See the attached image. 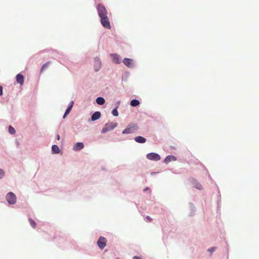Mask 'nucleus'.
Returning <instances> with one entry per match:
<instances>
[{"label": "nucleus", "instance_id": "nucleus-25", "mask_svg": "<svg viewBox=\"0 0 259 259\" xmlns=\"http://www.w3.org/2000/svg\"><path fill=\"white\" fill-rule=\"evenodd\" d=\"M73 104H74V102L73 101H71L70 103H69V106L68 107L70 108H72L73 107Z\"/></svg>", "mask_w": 259, "mask_h": 259}, {"label": "nucleus", "instance_id": "nucleus-11", "mask_svg": "<svg viewBox=\"0 0 259 259\" xmlns=\"http://www.w3.org/2000/svg\"><path fill=\"white\" fill-rule=\"evenodd\" d=\"M111 56L112 57L113 61L116 63L119 64L120 62L119 56L116 54H111Z\"/></svg>", "mask_w": 259, "mask_h": 259}, {"label": "nucleus", "instance_id": "nucleus-3", "mask_svg": "<svg viewBox=\"0 0 259 259\" xmlns=\"http://www.w3.org/2000/svg\"><path fill=\"white\" fill-rule=\"evenodd\" d=\"M117 126L116 123L114 122H108L106 123L103 128L101 132L102 133H105L110 130H113Z\"/></svg>", "mask_w": 259, "mask_h": 259}, {"label": "nucleus", "instance_id": "nucleus-6", "mask_svg": "<svg viewBox=\"0 0 259 259\" xmlns=\"http://www.w3.org/2000/svg\"><path fill=\"white\" fill-rule=\"evenodd\" d=\"M146 157L151 160L158 161L160 159V156L155 153H149L147 154Z\"/></svg>", "mask_w": 259, "mask_h": 259}, {"label": "nucleus", "instance_id": "nucleus-32", "mask_svg": "<svg viewBox=\"0 0 259 259\" xmlns=\"http://www.w3.org/2000/svg\"><path fill=\"white\" fill-rule=\"evenodd\" d=\"M116 259H120V258H116Z\"/></svg>", "mask_w": 259, "mask_h": 259}, {"label": "nucleus", "instance_id": "nucleus-12", "mask_svg": "<svg viewBox=\"0 0 259 259\" xmlns=\"http://www.w3.org/2000/svg\"><path fill=\"white\" fill-rule=\"evenodd\" d=\"M101 117V113L99 111L95 112L92 116L91 119L92 121L96 120Z\"/></svg>", "mask_w": 259, "mask_h": 259}, {"label": "nucleus", "instance_id": "nucleus-21", "mask_svg": "<svg viewBox=\"0 0 259 259\" xmlns=\"http://www.w3.org/2000/svg\"><path fill=\"white\" fill-rule=\"evenodd\" d=\"M71 108L68 107V108L66 109L65 113L63 116V118H65L66 116L70 113V111L71 110Z\"/></svg>", "mask_w": 259, "mask_h": 259}, {"label": "nucleus", "instance_id": "nucleus-22", "mask_svg": "<svg viewBox=\"0 0 259 259\" xmlns=\"http://www.w3.org/2000/svg\"><path fill=\"white\" fill-rule=\"evenodd\" d=\"M112 114H113V116H117L118 115V111L117 110V109L115 108V109H114L112 111Z\"/></svg>", "mask_w": 259, "mask_h": 259}, {"label": "nucleus", "instance_id": "nucleus-17", "mask_svg": "<svg viewBox=\"0 0 259 259\" xmlns=\"http://www.w3.org/2000/svg\"><path fill=\"white\" fill-rule=\"evenodd\" d=\"M140 104V102L138 100L136 99L132 100L131 101V105L133 107L137 106Z\"/></svg>", "mask_w": 259, "mask_h": 259}, {"label": "nucleus", "instance_id": "nucleus-2", "mask_svg": "<svg viewBox=\"0 0 259 259\" xmlns=\"http://www.w3.org/2000/svg\"><path fill=\"white\" fill-rule=\"evenodd\" d=\"M98 13L99 16L101 17H103L104 16H107L108 14V12L106 8L102 4H99L98 5L97 7Z\"/></svg>", "mask_w": 259, "mask_h": 259}, {"label": "nucleus", "instance_id": "nucleus-10", "mask_svg": "<svg viewBox=\"0 0 259 259\" xmlns=\"http://www.w3.org/2000/svg\"><path fill=\"white\" fill-rule=\"evenodd\" d=\"M123 63L128 67H131L133 65V60L131 59L125 58L123 59Z\"/></svg>", "mask_w": 259, "mask_h": 259}, {"label": "nucleus", "instance_id": "nucleus-13", "mask_svg": "<svg viewBox=\"0 0 259 259\" xmlns=\"http://www.w3.org/2000/svg\"><path fill=\"white\" fill-rule=\"evenodd\" d=\"M135 141L139 143H144L146 142V140L142 136H137L135 138Z\"/></svg>", "mask_w": 259, "mask_h": 259}, {"label": "nucleus", "instance_id": "nucleus-20", "mask_svg": "<svg viewBox=\"0 0 259 259\" xmlns=\"http://www.w3.org/2000/svg\"><path fill=\"white\" fill-rule=\"evenodd\" d=\"M50 63V62H48L47 63L44 64L42 67H41V72H42L49 65Z\"/></svg>", "mask_w": 259, "mask_h": 259}, {"label": "nucleus", "instance_id": "nucleus-5", "mask_svg": "<svg viewBox=\"0 0 259 259\" xmlns=\"http://www.w3.org/2000/svg\"><path fill=\"white\" fill-rule=\"evenodd\" d=\"M100 18L102 26L107 29H110L111 27L107 15Z\"/></svg>", "mask_w": 259, "mask_h": 259}, {"label": "nucleus", "instance_id": "nucleus-30", "mask_svg": "<svg viewBox=\"0 0 259 259\" xmlns=\"http://www.w3.org/2000/svg\"><path fill=\"white\" fill-rule=\"evenodd\" d=\"M149 190V187H146V188H145L144 189V191H146L147 190Z\"/></svg>", "mask_w": 259, "mask_h": 259}, {"label": "nucleus", "instance_id": "nucleus-14", "mask_svg": "<svg viewBox=\"0 0 259 259\" xmlns=\"http://www.w3.org/2000/svg\"><path fill=\"white\" fill-rule=\"evenodd\" d=\"M177 160V158L172 155H168L166 157V158L164 159V162L166 163H167L171 161H176Z\"/></svg>", "mask_w": 259, "mask_h": 259}, {"label": "nucleus", "instance_id": "nucleus-18", "mask_svg": "<svg viewBox=\"0 0 259 259\" xmlns=\"http://www.w3.org/2000/svg\"><path fill=\"white\" fill-rule=\"evenodd\" d=\"M29 222L30 225L34 229L36 228V223L32 219H29Z\"/></svg>", "mask_w": 259, "mask_h": 259}, {"label": "nucleus", "instance_id": "nucleus-29", "mask_svg": "<svg viewBox=\"0 0 259 259\" xmlns=\"http://www.w3.org/2000/svg\"><path fill=\"white\" fill-rule=\"evenodd\" d=\"M133 259H142V258L140 257H139L137 256H134Z\"/></svg>", "mask_w": 259, "mask_h": 259}, {"label": "nucleus", "instance_id": "nucleus-27", "mask_svg": "<svg viewBox=\"0 0 259 259\" xmlns=\"http://www.w3.org/2000/svg\"><path fill=\"white\" fill-rule=\"evenodd\" d=\"M3 95V87L0 86V95Z\"/></svg>", "mask_w": 259, "mask_h": 259}, {"label": "nucleus", "instance_id": "nucleus-31", "mask_svg": "<svg viewBox=\"0 0 259 259\" xmlns=\"http://www.w3.org/2000/svg\"><path fill=\"white\" fill-rule=\"evenodd\" d=\"M57 139L58 140H60V136H59V135H57Z\"/></svg>", "mask_w": 259, "mask_h": 259}, {"label": "nucleus", "instance_id": "nucleus-26", "mask_svg": "<svg viewBox=\"0 0 259 259\" xmlns=\"http://www.w3.org/2000/svg\"><path fill=\"white\" fill-rule=\"evenodd\" d=\"M215 248H216L215 247H212V248H209L208 249V251H210L211 252H212L213 251H214L215 250Z\"/></svg>", "mask_w": 259, "mask_h": 259}, {"label": "nucleus", "instance_id": "nucleus-4", "mask_svg": "<svg viewBox=\"0 0 259 259\" xmlns=\"http://www.w3.org/2000/svg\"><path fill=\"white\" fill-rule=\"evenodd\" d=\"M6 199L10 204H14L16 202V196L13 192H9L6 196Z\"/></svg>", "mask_w": 259, "mask_h": 259}, {"label": "nucleus", "instance_id": "nucleus-7", "mask_svg": "<svg viewBox=\"0 0 259 259\" xmlns=\"http://www.w3.org/2000/svg\"><path fill=\"white\" fill-rule=\"evenodd\" d=\"M106 242V239L103 237L101 236L97 242V245L101 249H103L105 247Z\"/></svg>", "mask_w": 259, "mask_h": 259}, {"label": "nucleus", "instance_id": "nucleus-28", "mask_svg": "<svg viewBox=\"0 0 259 259\" xmlns=\"http://www.w3.org/2000/svg\"><path fill=\"white\" fill-rule=\"evenodd\" d=\"M146 219L148 220V221L149 222H151V220H152V219L149 217V216H147L146 217Z\"/></svg>", "mask_w": 259, "mask_h": 259}, {"label": "nucleus", "instance_id": "nucleus-15", "mask_svg": "<svg viewBox=\"0 0 259 259\" xmlns=\"http://www.w3.org/2000/svg\"><path fill=\"white\" fill-rule=\"evenodd\" d=\"M96 102L98 104L102 105H103L105 102V99L102 97H98L96 99Z\"/></svg>", "mask_w": 259, "mask_h": 259}, {"label": "nucleus", "instance_id": "nucleus-24", "mask_svg": "<svg viewBox=\"0 0 259 259\" xmlns=\"http://www.w3.org/2000/svg\"><path fill=\"white\" fill-rule=\"evenodd\" d=\"M4 176V171L0 169V179H2Z\"/></svg>", "mask_w": 259, "mask_h": 259}, {"label": "nucleus", "instance_id": "nucleus-8", "mask_svg": "<svg viewBox=\"0 0 259 259\" xmlns=\"http://www.w3.org/2000/svg\"><path fill=\"white\" fill-rule=\"evenodd\" d=\"M16 81L17 83H19L20 85H22L24 83V76L22 74L19 73L16 76Z\"/></svg>", "mask_w": 259, "mask_h": 259}, {"label": "nucleus", "instance_id": "nucleus-19", "mask_svg": "<svg viewBox=\"0 0 259 259\" xmlns=\"http://www.w3.org/2000/svg\"><path fill=\"white\" fill-rule=\"evenodd\" d=\"M9 132L11 134H14L16 132L15 128L11 125L9 126Z\"/></svg>", "mask_w": 259, "mask_h": 259}, {"label": "nucleus", "instance_id": "nucleus-23", "mask_svg": "<svg viewBox=\"0 0 259 259\" xmlns=\"http://www.w3.org/2000/svg\"><path fill=\"white\" fill-rule=\"evenodd\" d=\"M195 188L199 190H202V187L201 185L198 183H197L195 185Z\"/></svg>", "mask_w": 259, "mask_h": 259}, {"label": "nucleus", "instance_id": "nucleus-1", "mask_svg": "<svg viewBox=\"0 0 259 259\" xmlns=\"http://www.w3.org/2000/svg\"><path fill=\"white\" fill-rule=\"evenodd\" d=\"M138 129V126L136 124H130L122 132L123 134H129L135 133Z\"/></svg>", "mask_w": 259, "mask_h": 259}, {"label": "nucleus", "instance_id": "nucleus-16", "mask_svg": "<svg viewBox=\"0 0 259 259\" xmlns=\"http://www.w3.org/2000/svg\"><path fill=\"white\" fill-rule=\"evenodd\" d=\"M52 150L54 153L58 154L60 152L59 148L58 146L53 145L52 147Z\"/></svg>", "mask_w": 259, "mask_h": 259}, {"label": "nucleus", "instance_id": "nucleus-9", "mask_svg": "<svg viewBox=\"0 0 259 259\" xmlns=\"http://www.w3.org/2000/svg\"><path fill=\"white\" fill-rule=\"evenodd\" d=\"M84 147V144L81 142L76 143L73 146V150L75 151H78L81 150Z\"/></svg>", "mask_w": 259, "mask_h": 259}]
</instances>
